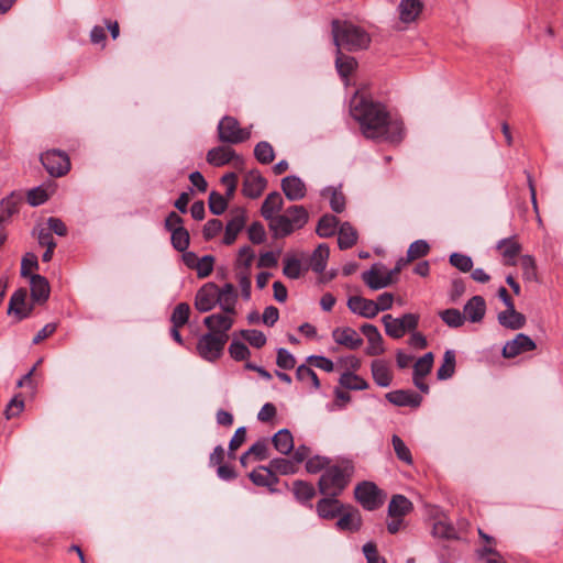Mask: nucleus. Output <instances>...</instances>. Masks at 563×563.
<instances>
[{
  "label": "nucleus",
  "instance_id": "nucleus-13",
  "mask_svg": "<svg viewBox=\"0 0 563 563\" xmlns=\"http://www.w3.org/2000/svg\"><path fill=\"white\" fill-rule=\"evenodd\" d=\"M534 341L523 333H518L514 340L506 342L503 347V356L514 358L517 355L536 349Z\"/></svg>",
  "mask_w": 563,
  "mask_h": 563
},
{
  "label": "nucleus",
  "instance_id": "nucleus-20",
  "mask_svg": "<svg viewBox=\"0 0 563 563\" xmlns=\"http://www.w3.org/2000/svg\"><path fill=\"white\" fill-rule=\"evenodd\" d=\"M332 338L335 343L349 350H357L363 344V339L350 327L335 328L332 331Z\"/></svg>",
  "mask_w": 563,
  "mask_h": 563
},
{
  "label": "nucleus",
  "instance_id": "nucleus-22",
  "mask_svg": "<svg viewBox=\"0 0 563 563\" xmlns=\"http://www.w3.org/2000/svg\"><path fill=\"white\" fill-rule=\"evenodd\" d=\"M386 399L399 407H413L417 408L422 401V397L412 390H395L386 394Z\"/></svg>",
  "mask_w": 563,
  "mask_h": 563
},
{
  "label": "nucleus",
  "instance_id": "nucleus-31",
  "mask_svg": "<svg viewBox=\"0 0 563 563\" xmlns=\"http://www.w3.org/2000/svg\"><path fill=\"white\" fill-rule=\"evenodd\" d=\"M31 297L36 302L46 301L49 296V285L45 277L34 274L30 278Z\"/></svg>",
  "mask_w": 563,
  "mask_h": 563
},
{
  "label": "nucleus",
  "instance_id": "nucleus-1",
  "mask_svg": "<svg viewBox=\"0 0 563 563\" xmlns=\"http://www.w3.org/2000/svg\"><path fill=\"white\" fill-rule=\"evenodd\" d=\"M351 114L366 139L399 143L404 137L402 122L393 119L380 102L356 93L351 100Z\"/></svg>",
  "mask_w": 563,
  "mask_h": 563
},
{
  "label": "nucleus",
  "instance_id": "nucleus-7",
  "mask_svg": "<svg viewBox=\"0 0 563 563\" xmlns=\"http://www.w3.org/2000/svg\"><path fill=\"white\" fill-rule=\"evenodd\" d=\"M217 130L219 141L228 144H239L251 136V131L241 128L239 121L230 115H225L219 121Z\"/></svg>",
  "mask_w": 563,
  "mask_h": 563
},
{
  "label": "nucleus",
  "instance_id": "nucleus-39",
  "mask_svg": "<svg viewBox=\"0 0 563 563\" xmlns=\"http://www.w3.org/2000/svg\"><path fill=\"white\" fill-rule=\"evenodd\" d=\"M339 220L333 214H324L317 224L316 232L320 238L332 236L338 229Z\"/></svg>",
  "mask_w": 563,
  "mask_h": 563
},
{
  "label": "nucleus",
  "instance_id": "nucleus-4",
  "mask_svg": "<svg viewBox=\"0 0 563 563\" xmlns=\"http://www.w3.org/2000/svg\"><path fill=\"white\" fill-rule=\"evenodd\" d=\"M352 475L353 466L349 463L329 466L319 478V492L325 496L338 497L351 482Z\"/></svg>",
  "mask_w": 563,
  "mask_h": 563
},
{
  "label": "nucleus",
  "instance_id": "nucleus-17",
  "mask_svg": "<svg viewBox=\"0 0 563 563\" xmlns=\"http://www.w3.org/2000/svg\"><path fill=\"white\" fill-rule=\"evenodd\" d=\"M347 308L351 312L367 319H373L378 314L375 301L362 296L350 297L347 299Z\"/></svg>",
  "mask_w": 563,
  "mask_h": 563
},
{
  "label": "nucleus",
  "instance_id": "nucleus-11",
  "mask_svg": "<svg viewBox=\"0 0 563 563\" xmlns=\"http://www.w3.org/2000/svg\"><path fill=\"white\" fill-rule=\"evenodd\" d=\"M355 498L367 510H375L383 504L380 490L372 482H363L355 487Z\"/></svg>",
  "mask_w": 563,
  "mask_h": 563
},
{
  "label": "nucleus",
  "instance_id": "nucleus-57",
  "mask_svg": "<svg viewBox=\"0 0 563 563\" xmlns=\"http://www.w3.org/2000/svg\"><path fill=\"white\" fill-rule=\"evenodd\" d=\"M296 378L300 382H310L318 389L320 387L319 378L314 371L307 365H299L296 369Z\"/></svg>",
  "mask_w": 563,
  "mask_h": 563
},
{
  "label": "nucleus",
  "instance_id": "nucleus-36",
  "mask_svg": "<svg viewBox=\"0 0 563 563\" xmlns=\"http://www.w3.org/2000/svg\"><path fill=\"white\" fill-rule=\"evenodd\" d=\"M267 470H269L275 475H291L297 472L298 466L291 459L276 457L269 462Z\"/></svg>",
  "mask_w": 563,
  "mask_h": 563
},
{
  "label": "nucleus",
  "instance_id": "nucleus-51",
  "mask_svg": "<svg viewBox=\"0 0 563 563\" xmlns=\"http://www.w3.org/2000/svg\"><path fill=\"white\" fill-rule=\"evenodd\" d=\"M190 314V307L187 302L178 303L172 313L170 322L175 327H183L188 322Z\"/></svg>",
  "mask_w": 563,
  "mask_h": 563
},
{
  "label": "nucleus",
  "instance_id": "nucleus-27",
  "mask_svg": "<svg viewBox=\"0 0 563 563\" xmlns=\"http://www.w3.org/2000/svg\"><path fill=\"white\" fill-rule=\"evenodd\" d=\"M362 278L373 290H378L393 284V277L382 274L377 269L376 265H374L369 271L364 272Z\"/></svg>",
  "mask_w": 563,
  "mask_h": 563
},
{
  "label": "nucleus",
  "instance_id": "nucleus-40",
  "mask_svg": "<svg viewBox=\"0 0 563 563\" xmlns=\"http://www.w3.org/2000/svg\"><path fill=\"white\" fill-rule=\"evenodd\" d=\"M455 353L453 350L445 351L443 362L437 371V377L440 380L449 379L455 373Z\"/></svg>",
  "mask_w": 563,
  "mask_h": 563
},
{
  "label": "nucleus",
  "instance_id": "nucleus-28",
  "mask_svg": "<svg viewBox=\"0 0 563 563\" xmlns=\"http://www.w3.org/2000/svg\"><path fill=\"white\" fill-rule=\"evenodd\" d=\"M372 376L380 387H388L393 380V374L384 360H374L371 365Z\"/></svg>",
  "mask_w": 563,
  "mask_h": 563
},
{
  "label": "nucleus",
  "instance_id": "nucleus-10",
  "mask_svg": "<svg viewBox=\"0 0 563 563\" xmlns=\"http://www.w3.org/2000/svg\"><path fill=\"white\" fill-rule=\"evenodd\" d=\"M207 162L216 167L224 166L231 162L236 168H242L244 165L243 157L238 155L231 147L224 145L209 150L207 153Z\"/></svg>",
  "mask_w": 563,
  "mask_h": 563
},
{
  "label": "nucleus",
  "instance_id": "nucleus-16",
  "mask_svg": "<svg viewBox=\"0 0 563 563\" xmlns=\"http://www.w3.org/2000/svg\"><path fill=\"white\" fill-rule=\"evenodd\" d=\"M266 185L267 180L258 170H251L244 177L242 192L244 196L255 199L262 195Z\"/></svg>",
  "mask_w": 563,
  "mask_h": 563
},
{
  "label": "nucleus",
  "instance_id": "nucleus-37",
  "mask_svg": "<svg viewBox=\"0 0 563 563\" xmlns=\"http://www.w3.org/2000/svg\"><path fill=\"white\" fill-rule=\"evenodd\" d=\"M357 241L356 230L349 223L344 222L339 229L338 245L341 250L352 247Z\"/></svg>",
  "mask_w": 563,
  "mask_h": 563
},
{
  "label": "nucleus",
  "instance_id": "nucleus-54",
  "mask_svg": "<svg viewBox=\"0 0 563 563\" xmlns=\"http://www.w3.org/2000/svg\"><path fill=\"white\" fill-rule=\"evenodd\" d=\"M189 239V233L185 228H178L172 232V244L179 252H185L188 249Z\"/></svg>",
  "mask_w": 563,
  "mask_h": 563
},
{
  "label": "nucleus",
  "instance_id": "nucleus-35",
  "mask_svg": "<svg viewBox=\"0 0 563 563\" xmlns=\"http://www.w3.org/2000/svg\"><path fill=\"white\" fill-rule=\"evenodd\" d=\"M250 479L256 485L262 487H273L278 484L277 475L267 470V466H260L258 470L250 473Z\"/></svg>",
  "mask_w": 563,
  "mask_h": 563
},
{
  "label": "nucleus",
  "instance_id": "nucleus-14",
  "mask_svg": "<svg viewBox=\"0 0 563 563\" xmlns=\"http://www.w3.org/2000/svg\"><path fill=\"white\" fill-rule=\"evenodd\" d=\"M233 316L223 311L222 313H212L205 318L203 324L210 330L209 333L228 335V331L234 323Z\"/></svg>",
  "mask_w": 563,
  "mask_h": 563
},
{
  "label": "nucleus",
  "instance_id": "nucleus-30",
  "mask_svg": "<svg viewBox=\"0 0 563 563\" xmlns=\"http://www.w3.org/2000/svg\"><path fill=\"white\" fill-rule=\"evenodd\" d=\"M498 322L507 329L518 330L526 324V317L511 307L498 313Z\"/></svg>",
  "mask_w": 563,
  "mask_h": 563
},
{
  "label": "nucleus",
  "instance_id": "nucleus-47",
  "mask_svg": "<svg viewBox=\"0 0 563 563\" xmlns=\"http://www.w3.org/2000/svg\"><path fill=\"white\" fill-rule=\"evenodd\" d=\"M255 253L251 246H243L240 249L236 258V272L245 271L251 272V266L254 261Z\"/></svg>",
  "mask_w": 563,
  "mask_h": 563
},
{
  "label": "nucleus",
  "instance_id": "nucleus-60",
  "mask_svg": "<svg viewBox=\"0 0 563 563\" xmlns=\"http://www.w3.org/2000/svg\"><path fill=\"white\" fill-rule=\"evenodd\" d=\"M241 335L252 346L260 349L265 345L266 336L262 331L258 330H242Z\"/></svg>",
  "mask_w": 563,
  "mask_h": 563
},
{
  "label": "nucleus",
  "instance_id": "nucleus-44",
  "mask_svg": "<svg viewBox=\"0 0 563 563\" xmlns=\"http://www.w3.org/2000/svg\"><path fill=\"white\" fill-rule=\"evenodd\" d=\"M324 198H329L330 207L334 212H342L345 208V198L343 194L332 187L324 188L321 192Z\"/></svg>",
  "mask_w": 563,
  "mask_h": 563
},
{
  "label": "nucleus",
  "instance_id": "nucleus-41",
  "mask_svg": "<svg viewBox=\"0 0 563 563\" xmlns=\"http://www.w3.org/2000/svg\"><path fill=\"white\" fill-rule=\"evenodd\" d=\"M340 384L342 387L351 390H364L368 387L364 378L352 372H344L340 377Z\"/></svg>",
  "mask_w": 563,
  "mask_h": 563
},
{
  "label": "nucleus",
  "instance_id": "nucleus-50",
  "mask_svg": "<svg viewBox=\"0 0 563 563\" xmlns=\"http://www.w3.org/2000/svg\"><path fill=\"white\" fill-rule=\"evenodd\" d=\"M433 361L434 356L432 352H428L423 356L419 357L413 364V375L427 376L432 369Z\"/></svg>",
  "mask_w": 563,
  "mask_h": 563
},
{
  "label": "nucleus",
  "instance_id": "nucleus-53",
  "mask_svg": "<svg viewBox=\"0 0 563 563\" xmlns=\"http://www.w3.org/2000/svg\"><path fill=\"white\" fill-rule=\"evenodd\" d=\"M284 268L283 273L290 279H297L301 276V263L294 256H287L283 261Z\"/></svg>",
  "mask_w": 563,
  "mask_h": 563
},
{
  "label": "nucleus",
  "instance_id": "nucleus-64",
  "mask_svg": "<svg viewBox=\"0 0 563 563\" xmlns=\"http://www.w3.org/2000/svg\"><path fill=\"white\" fill-rule=\"evenodd\" d=\"M229 353L235 361H243L250 356L249 347L239 341H233L229 346Z\"/></svg>",
  "mask_w": 563,
  "mask_h": 563
},
{
  "label": "nucleus",
  "instance_id": "nucleus-61",
  "mask_svg": "<svg viewBox=\"0 0 563 563\" xmlns=\"http://www.w3.org/2000/svg\"><path fill=\"white\" fill-rule=\"evenodd\" d=\"M520 266L522 268V275L525 279L534 280L537 278V267L532 256L523 255L520 258Z\"/></svg>",
  "mask_w": 563,
  "mask_h": 563
},
{
  "label": "nucleus",
  "instance_id": "nucleus-56",
  "mask_svg": "<svg viewBox=\"0 0 563 563\" xmlns=\"http://www.w3.org/2000/svg\"><path fill=\"white\" fill-rule=\"evenodd\" d=\"M432 533L434 537L442 539L456 538V531L454 527L444 520H438L437 522H434Z\"/></svg>",
  "mask_w": 563,
  "mask_h": 563
},
{
  "label": "nucleus",
  "instance_id": "nucleus-59",
  "mask_svg": "<svg viewBox=\"0 0 563 563\" xmlns=\"http://www.w3.org/2000/svg\"><path fill=\"white\" fill-rule=\"evenodd\" d=\"M214 265V257L212 255H205L200 257L197 262V266L195 271L197 272V276L199 278L208 277L212 271Z\"/></svg>",
  "mask_w": 563,
  "mask_h": 563
},
{
  "label": "nucleus",
  "instance_id": "nucleus-34",
  "mask_svg": "<svg viewBox=\"0 0 563 563\" xmlns=\"http://www.w3.org/2000/svg\"><path fill=\"white\" fill-rule=\"evenodd\" d=\"M412 510V503L404 495L393 496L388 505V515L390 517L402 518Z\"/></svg>",
  "mask_w": 563,
  "mask_h": 563
},
{
  "label": "nucleus",
  "instance_id": "nucleus-43",
  "mask_svg": "<svg viewBox=\"0 0 563 563\" xmlns=\"http://www.w3.org/2000/svg\"><path fill=\"white\" fill-rule=\"evenodd\" d=\"M361 516L357 510L349 511L341 516L336 526L341 530L357 531L361 527Z\"/></svg>",
  "mask_w": 563,
  "mask_h": 563
},
{
  "label": "nucleus",
  "instance_id": "nucleus-2",
  "mask_svg": "<svg viewBox=\"0 0 563 563\" xmlns=\"http://www.w3.org/2000/svg\"><path fill=\"white\" fill-rule=\"evenodd\" d=\"M238 291L231 283L219 287L209 282L201 286L195 297V308L199 312L211 311L217 305L223 312L236 314Z\"/></svg>",
  "mask_w": 563,
  "mask_h": 563
},
{
  "label": "nucleus",
  "instance_id": "nucleus-32",
  "mask_svg": "<svg viewBox=\"0 0 563 563\" xmlns=\"http://www.w3.org/2000/svg\"><path fill=\"white\" fill-rule=\"evenodd\" d=\"M272 442L276 451L280 454L287 455L294 450V438L288 429H280L273 438Z\"/></svg>",
  "mask_w": 563,
  "mask_h": 563
},
{
  "label": "nucleus",
  "instance_id": "nucleus-23",
  "mask_svg": "<svg viewBox=\"0 0 563 563\" xmlns=\"http://www.w3.org/2000/svg\"><path fill=\"white\" fill-rule=\"evenodd\" d=\"M283 197L277 191L268 194L263 201L261 214L265 220L268 221L269 225L273 224V220L277 218L278 214L276 213L283 209Z\"/></svg>",
  "mask_w": 563,
  "mask_h": 563
},
{
  "label": "nucleus",
  "instance_id": "nucleus-5",
  "mask_svg": "<svg viewBox=\"0 0 563 563\" xmlns=\"http://www.w3.org/2000/svg\"><path fill=\"white\" fill-rule=\"evenodd\" d=\"M309 213L303 206H290L284 214L277 216L269 225L275 238H285L290 235L294 231L305 227L308 222Z\"/></svg>",
  "mask_w": 563,
  "mask_h": 563
},
{
  "label": "nucleus",
  "instance_id": "nucleus-3",
  "mask_svg": "<svg viewBox=\"0 0 563 563\" xmlns=\"http://www.w3.org/2000/svg\"><path fill=\"white\" fill-rule=\"evenodd\" d=\"M333 43L339 49L356 52L368 47L371 37L361 26L342 20H333L331 23Z\"/></svg>",
  "mask_w": 563,
  "mask_h": 563
},
{
  "label": "nucleus",
  "instance_id": "nucleus-26",
  "mask_svg": "<svg viewBox=\"0 0 563 563\" xmlns=\"http://www.w3.org/2000/svg\"><path fill=\"white\" fill-rule=\"evenodd\" d=\"M496 247L504 256L505 263L507 265L516 264V257L521 251V245L518 243L515 236L500 240Z\"/></svg>",
  "mask_w": 563,
  "mask_h": 563
},
{
  "label": "nucleus",
  "instance_id": "nucleus-38",
  "mask_svg": "<svg viewBox=\"0 0 563 563\" xmlns=\"http://www.w3.org/2000/svg\"><path fill=\"white\" fill-rule=\"evenodd\" d=\"M356 65L354 57L344 55L342 49L336 48L335 67L341 77L347 78L354 71Z\"/></svg>",
  "mask_w": 563,
  "mask_h": 563
},
{
  "label": "nucleus",
  "instance_id": "nucleus-9",
  "mask_svg": "<svg viewBox=\"0 0 563 563\" xmlns=\"http://www.w3.org/2000/svg\"><path fill=\"white\" fill-rule=\"evenodd\" d=\"M40 159L47 173L54 177H62L70 169L69 157L62 151H47L41 155Z\"/></svg>",
  "mask_w": 563,
  "mask_h": 563
},
{
  "label": "nucleus",
  "instance_id": "nucleus-29",
  "mask_svg": "<svg viewBox=\"0 0 563 563\" xmlns=\"http://www.w3.org/2000/svg\"><path fill=\"white\" fill-rule=\"evenodd\" d=\"M485 311L486 305L484 298L481 296H474L464 306L463 316L472 322H479L484 318Z\"/></svg>",
  "mask_w": 563,
  "mask_h": 563
},
{
  "label": "nucleus",
  "instance_id": "nucleus-6",
  "mask_svg": "<svg viewBox=\"0 0 563 563\" xmlns=\"http://www.w3.org/2000/svg\"><path fill=\"white\" fill-rule=\"evenodd\" d=\"M419 319V316L416 313H405L399 318L385 314L382 317V322L388 336L401 339L406 333L412 332L418 328Z\"/></svg>",
  "mask_w": 563,
  "mask_h": 563
},
{
  "label": "nucleus",
  "instance_id": "nucleus-48",
  "mask_svg": "<svg viewBox=\"0 0 563 563\" xmlns=\"http://www.w3.org/2000/svg\"><path fill=\"white\" fill-rule=\"evenodd\" d=\"M254 156L261 164H269L275 158V152L268 142L262 141L255 145Z\"/></svg>",
  "mask_w": 563,
  "mask_h": 563
},
{
  "label": "nucleus",
  "instance_id": "nucleus-15",
  "mask_svg": "<svg viewBox=\"0 0 563 563\" xmlns=\"http://www.w3.org/2000/svg\"><path fill=\"white\" fill-rule=\"evenodd\" d=\"M423 9L424 2L422 0H400L397 7L399 20L405 24L413 23Z\"/></svg>",
  "mask_w": 563,
  "mask_h": 563
},
{
  "label": "nucleus",
  "instance_id": "nucleus-42",
  "mask_svg": "<svg viewBox=\"0 0 563 563\" xmlns=\"http://www.w3.org/2000/svg\"><path fill=\"white\" fill-rule=\"evenodd\" d=\"M292 493H294L296 499L300 503L309 501L316 495L314 487L311 484L303 482V481H295L294 482Z\"/></svg>",
  "mask_w": 563,
  "mask_h": 563
},
{
  "label": "nucleus",
  "instance_id": "nucleus-19",
  "mask_svg": "<svg viewBox=\"0 0 563 563\" xmlns=\"http://www.w3.org/2000/svg\"><path fill=\"white\" fill-rule=\"evenodd\" d=\"M282 190L290 201H298L306 197L307 188L298 176H287L282 179Z\"/></svg>",
  "mask_w": 563,
  "mask_h": 563
},
{
  "label": "nucleus",
  "instance_id": "nucleus-45",
  "mask_svg": "<svg viewBox=\"0 0 563 563\" xmlns=\"http://www.w3.org/2000/svg\"><path fill=\"white\" fill-rule=\"evenodd\" d=\"M391 444L398 460L406 463L407 465H411L413 463L411 452L406 443L400 439V437L394 434L391 437Z\"/></svg>",
  "mask_w": 563,
  "mask_h": 563
},
{
  "label": "nucleus",
  "instance_id": "nucleus-62",
  "mask_svg": "<svg viewBox=\"0 0 563 563\" xmlns=\"http://www.w3.org/2000/svg\"><path fill=\"white\" fill-rule=\"evenodd\" d=\"M276 364L283 369H291L296 365V358L288 350L279 347L277 350Z\"/></svg>",
  "mask_w": 563,
  "mask_h": 563
},
{
  "label": "nucleus",
  "instance_id": "nucleus-21",
  "mask_svg": "<svg viewBox=\"0 0 563 563\" xmlns=\"http://www.w3.org/2000/svg\"><path fill=\"white\" fill-rule=\"evenodd\" d=\"M26 290L20 288L13 292L9 301L8 313H13L19 321L29 317L32 311V307L26 306Z\"/></svg>",
  "mask_w": 563,
  "mask_h": 563
},
{
  "label": "nucleus",
  "instance_id": "nucleus-49",
  "mask_svg": "<svg viewBox=\"0 0 563 563\" xmlns=\"http://www.w3.org/2000/svg\"><path fill=\"white\" fill-rule=\"evenodd\" d=\"M429 251L430 246L424 240H417L409 245L407 250L406 262H412L423 257L429 253Z\"/></svg>",
  "mask_w": 563,
  "mask_h": 563
},
{
  "label": "nucleus",
  "instance_id": "nucleus-33",
  "mask_svg": "<svg viewBox=\"0 0 563 563\" xmlns=\"http://www.w3.org/2000/svg\"><path fill=\"white\" fill-rule=\"evenodd\" d=\"M330 255V249L327 244L322 243L319 244L318 247L313 251V253L310 256V268L314 273H322L328 263V258Z\"/></svg>",
  "mask_w": 563,
  "mask_h": 563
},
{
  "label": "nucleus",
  "instance_id": "nucleus-52",
  "mask_svg": "<svg viewBox=\"0 0 563 563\" xmlns=\"http://www.w3.org/2000/svg\"><path fill=\"white\" fill-rule=\"evenodd\" d=\"M440 317L445 324L451 328H459L464 324L465 316L460 310L451 308L440 312Z\"/></svg>",
  "mask_w": 563,
  "mask_h": 563
},
{
  "label": "nucleus",
  "instance_id": "nucleus-12",
  "mask_svg": "<svg viewBox=\"0 0 563 563\" xmlns=\"http://www.w3.org/2000/svg\"><path fill=\"white\" fill-rule=\"evenodd\" d=\"M246 223V211L243 208H236L231 211V218L225 225L223 243L231 245L236 240L239 233Z\"/></svg>",
  "mask_w": 563,
  "mask_h": 563
},
{
  "label": "nucleus",
  "instance_id": "nucleus-8",
  "mask_svg": "<svg viewBox=\"0 0 563 563\" xmlns=\"http://www.w3.org/2000/svg\"><path fill=\"white\" fill-rule=\"evenodd\" d=\"M229 335L206 333L199 338L197 352L199 356L208 362L217 361L223 353Z\"/></svg>",
  "mask_w": 563,
  "mask_h": 563
},
{
  "label": "nucleus",
  "instance_id": "nucleus-58",
  "mask_svg": "<svg viewBox=\"0 0 563 563\" xmlns=\"http://www.w3.org/2000/svg\"><path fill=\"white\" fill-rule=\"evenodd\" d=\"M450 264L463 273L472 271L473 261L470 256L461 253H452L450 255Z\"/></svg>",
  "mask_w": 563,
  "mask_h": 563
},
{
  "label": "nucleus",
  "instance_id": "nucleus-46",
  "mask_svg": "<svg viewBox=\"0 0 563 563\" xmlns=\"http://www.w3.org/2000/svg\"><path fill=\"white\" fill-rule=\"evenodd\" d=\"M481 563H507L501 554L492 545H484L476 551Z\"/></svg>",
  "mask_w": 563,
  "mask_h": 563
},
{
  "label": "nucleus",
  "instance_id": "nucleus-18",
  "mask_svg": "<svg viewBox=\"0 0 563 563\" xmlns=\"http://www.w3.org/2000/svg\"><path fill=\"white\" fill-rule=\"evenodd\" d=\"M361 332L366 336L368 342V346L365 351L367 355L376 356L384 353V341L377 327L371 323H365L361 327Z\"/></svg>",
  "mask_w": 563,
  "mask_h": 563
},
{
  "label": "nucleus",
  "instance_id": "nucleus-55",
  "mask_svg": "<svg viewBox=\"0 0 563 563\" xmlns=\"http://www.w3.org/2000/svg\"><path fill=\"white\" fill-rule=\"evenodd\" d=\"M227 208L228 200L224 198V196L217 191H211L209 195L210 211L216 216H220L227 210Z\"/></svg>",
  "mask_w": 563,
  "mask_h": 563
},
{
  "label": "nucleus",
  "instance_id": "nucleus-25",
  "mask_svg": "<svg viewBox=\"0 0 563 563\" xmlns=\"http://www.w3.org/2000/svg\"><path fill=\"white\" fill-rule=\"evenodd\" d=\"M317 512L323 519H333L342 512L343 506L336 497L328 496L317 503Z\"/></svg>",
  "mask_w": 563,
  "mask_h": 563
},
{
  "label": "nucleus",
  "instance_id": "nucleus-24",
  "mask_svg": "<svg viewBox=\"0 0 563 563\" xmlns=\"http://www.w3.org/2000/svg\"><path fill=\"white\" fill-rule=\"evenodd\" d=\"M21 201L22 195L16 191H12L0 201V225L18 212Z\"/></svg>",
  "mask_w": 563,
  "mask_h": 563
},
{
  "label": "nucleus",
  "instance_id": "nucleus-63",
  "mask_svg": "<svg viewBox=\"0 0 563 563\" xmlns=\"http://www.w3.org/2000/svg\"><path fill=\"white\" fill-rule=\"evenodd\" d=\"M26 199L31 206L36 207L46 202L48 195L44 188L36 187L27 191Z\"/></svg>",
  "mask_w": 563,
  "mask_h": 563
}]
</instances>
